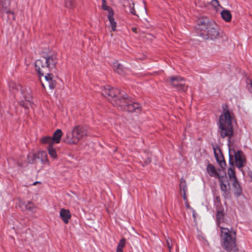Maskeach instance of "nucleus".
Here are the masks:
<instances>
[{
  "label": "nucleus",
  "mask_w": 252,
  "mask_h": 252,
  "mask_svg": "<svg viewBox=\"0 0 252 252\" xmlns=\"http://www.w3.org/2000/svg\"><path fill=\"white\" fill-rule=\"evenodd\" d=\"M222 109V113L219 118L218 132L222 138H227L228 143L229 144L234 132L232 125L233 115L229 111L227 105L223 104Z\"/></svg>",
  "instance_id": "nucleus-1"
},
{
  "label": "nucleus",
  "mask_w": 252,
  "mask_h": 252,
  "mask_svg": "<svg viewBox=\"0 0 252 252\" xmlns=\"http://www.w3.org/2000/svg\"><path fill=\"white\" fill-rule=\"evenodd\" d=\"M200 35L205 39L214 40L219 36L218 26L207 18H200L197 20Z\"/></svg>",
  "instance_id": "nucleus-2"
},
{
  "label": "nucleus",
  "mask_w": 252,
  "mask_h": 252,
  "mask_svg": "<svg viewBox=\"0 0 252 252\" xmlns=\"http://www.w3.org/2000/svg\"><path fill=\"white\" fill-rule=\"evenodd\" d=\"M220 240L222 248L227 252H239L236 244V235L235 231L220 226Z\"/></svg>",
  "instance_id": "nucleus-3"
},
{
  "label": "nucleus",
  "mask_w": 252,
  "mask_h": 252,
  "mask_svg": "<svg viewBox=\"0 0 252 252\" xmlns=\"http://www.w3.org/2000/svg\"><path fill=\"white\" fill-rule=\"evenodd\" d=\"M57 60L56 55L52 54L36 61L35 67L40 76L41 81V76H43L44 74L49 72L50 69L55 68Z\"/></svg>",
  "instance_id": "nucleus-4"
},
{
  "label": "nucleus",
  "mask_w": 252,
  "mask_h": 252,
  "mask_svg": "<svg viewBox=\"0 0 252 252\" xmlns=\"http://www.w3.org/2000/svg\"><path fill=\"white\" fill-rule=\"evenodd\" d=\"M122 98L115 101V103L112 104L119 107L122 110L129 112H139L141 110V105L139 103L134 102L130 98L128 97L127 95H121Z\"/></svg>",
  "instance_id": "nucleus-5"
},
{
  "label": "nucleus",
  "mask_w": 252,
  "mask_h": 252,
  "mask_svg": "<svg viewBox=\"0 0 252 252\" xmlns=\"http://www.w3.org/2000/svg\"><path fill=\"white\" fill-rule=\"evenodd\" d=\"M13 90H15V93L17 94H21L23 95L24 100L20 101V105L26 109H29L32 106V95H31L30 89L28 90L27 88L23 87L20 84H12L10 85Z\"/></svg>",
  "instance_id": "nucleus-6"
},
{
  "label": "nucleus",
  "mask_w": 252,
  "mask_h": 252,
  "mask_svg": "<svg viewBox=\"0 0 252 252\" xmlns=\"http://www.w3.org/2000/svg\"><path fill=\"white\" fill-rule=\"evenodd\" d=\"M184 79L180 76H172L167 79V81L170 83L173 87L177 89V91L185 92L188 89V86L181 83Z\"/></svg>",
  "instance_id": "nucleus-7"
},
{
  "label": "nucleus",
  "mask_w": 252,
  "mask_h": 252,
  "mask_svg": "<svg viewBox=\"0 0 252 252\" xmlns=\"http://www.w3.org/2000/svg\"><path fill=\"white\" fill-rule=\"evenodd\" d=\"M101 93L104 97L108 99H113V101H112L111 103L113 102L115 103V101L118 99L115 98L119 95L121 92L117 88H112L109 85H106L102 88Z\"/></svg>",
  "instance_id": "nucleus-8"
},
{
  "label": "nucleus",
  "mask_w": 252,
  "mask_h": 252,
  "mask_svg": "<svg viewBox=\"0 0 252 252\" xmlns=\"http://www.w3.org/2000/svg\"><path fill=\"white\" fill-rule=\"evenodd\" d=\"M233 151L234 153L236 165L238 168L241 169L246 163L244 154L241 151L238 150L237 152L234 150Z\"/></svg>",
  "instance_id": "nucleus-9"
},
{
  "label": "nucleus",
  "mask_w": 252,
  "mask_h": 252,
  "mask_svg": "<svg viewBox=\"0 0 252 252\" xmlns=\"http://www.w3.org/2000/svg\"><path fill=\"white\" fill-rule=\"evenodd\" d=\"M10 5V1H6V0H0V12L2 14L5 13L7 14H11L12 20H15V15L14 12L9 9Z\"/></svg>",
  "instance_id": "nucleus-10"
},
{
  "label": "nucleus",
  "mask_w": 252,
  "mask_h": 252,
  "mask_svg": "<svg viewBox=\"0 0 252 252\" xmlns=\"http://www.w3.org/2000/svg\"><path fill=\"white\" fill-rule=\"evenodd\" d=\"M75 136V139L79 142L84 136L87 135V131L85 127L82 126H77L72 129Z\"/></svg>",
  "instance_id": "nucleus-11"
},
{
  "label": "nucleus",
  "mask_w": 252,
  "mask_h": 252,
  "mask_svg": "<svg viewBox=\"0 0 252 252\" xmlns=\"http://www.w3.org/2000/svg\"><path fill=\"white\" fill-rule=\"evenodd\" d=\"M219 181L220 184V188L221 190L222 191V196L224 198H227L230 194L229 191V183H227V181L224 182L222 179V177L219 179Z\"/></svg>",
  "instance_id": "nucleus-12"
},
{
  "label": "nucleus",
  "mask_w": 252,
  "mask_h": 252,
  "mask_svg": "<svg viewBox=\"0 0 252 252\" xmlns=\"http://www.w3.org/2000/svg\"><path fill=\"white\" fill-rule=\"evenodd\" d=\"M75 136L72 130L71 131H68L63 137V141L68 144H77L78 141L75 139Z\"/></svg>",
  "instance_id": "nucleus-13"
},
{
  "label": "nucleus",
  "mask_w": 252,
  "mask_h": 252,
  "mask_svg": "<svg viewBox=\"0 0 252 252\" xmlns=\"http://www.w3.org/2000/svg\"><path fill=\"white\" fill-rule=\"evenodd\" d=\"M44 78L49 87L51 89H53L56 85V81L54 79V76L52 74L49 73V72L46 74H44Z\"/></svg>",
  "instance_id": "nucleus-14"
},
{
  "label": "nucleus",
  "mask_w": 252,
  "mask_h": 252,
  "mask_svg": "<svg viewBox=\"0 0 252 252\" xmlns=\"http://www.w3.org/2000/svg\"><path fill=\"white\" fill-rule=\"evenodd\" d=\"M39 160L44 165H50V161L48 158L47 154L45 151H40L37 153V161Z\"/></svg>",
  "instance_id": "nucleus-15"
},
{
  "label": "nucleus",
  "mask_w": 252,
  "mask_h": 252,
  "mask_svg": "<svg viewBox=\"0 0 252 252\" xmlns=\"http://www.w3.org/2000/svg\"><path fill=\"white\" fill-rule=\"evenodd\" d=\"M60 216L64 223L67 224L71 215L68 210L62 209L60 211Z\"/></svg>",
  "instance_id": "nucleus-16"
},
{
  "label": "nucleus",
  "mask_w": 252,
  "mask_h": 252,
  "mask_svg": "<svg viewBox=\"0 0 252 252\" xmlns=\"http://www.w3.org/2000/svg\"><path fill=\"white\" fill-rule=\"evenodd\" d=\"M206 170L211 177L218 179L221 177L213 164L209 163L207 166Z\"/></svg>",
  "instance_id": "nucleus-17"
},
{
  "label": "nucleus",
  "mask_w": 252,
  "mask_h": 252,
  "mask_svg": "<svg viewBox=\"0 0 252 252\" xmlns=\"http://www.w3.org/2000/svg\"><path fill=\"white\" fill-rule=\"evenodd\" d=\"M180 190L184 200H187V197L186 196V193L188 191V189L187 187L186 182L185 180L183 178H181L180 180Z\"/></svg>",
  "instance_id": "nucleus-18"
},
{
  "label": "nucleus",
  "mask_w": 252,
  "mask_h": 252,
  "mask_svg": "<svg viewBox=\"0 0 252 252\" xmlns=\"http://www.w3.org/2000/svg\"><path fill=\"white\" fill-rule=\"evenodd\" d=\"M114 70L119 74L124 76L126 74L127 69L118 63H114Z\"/></svg>",
  "instance_id": "nucleus-19"
},
{
  "label": "nucleus",
  "mask_w": 252,
  "mask_h": 252,
  "mask_svg": "<svg viewBox=\"0 0 252 252\" xmlns=\"http://www.w3.org/2000/svg\"><path fill=\"white\" fill-rule=\"evenodd\" d=\"M63 136V133L60 129H57L53 134V136L52 137L53 142L54 143H59L61 141V139Z\"/></svg>",
  "instance_id": "nucleus-20"
},
{
  "label": "nucleus",
  "mask_w": 252,
  "mask_h": 252,
  "mask_svg": "<svg viewBox=\"0 0 252 252\" xmlns=\"http://www.w3.org/2000/svg\"><path fill=\"white\" fill-rule=\"evenodd\" d=\"M231 181L232 182V186L235 189V194L237 196L240 195L242 193V188L238 181V179H234Z\"/></svg>",
  "instance_id": "nucleus-21"
},
{
  "label": "nucleus",
  "mask_w": 252,
  "mask_h": 252,
  "mask_svg": "<svg viewBox=\"0 0 252 252\" xmlns=\"http://www.w3.org/2000/svg\"><path fill=\"white\" fill-rule=\"evenodd\" d=\"M214 154L217 161L219 163L221 167L222 168H225L226 164L222 154L221 153H220V155L217 154L215 150L214 151Z\"/></svg>",
  "instance_id": "nucleus-22"
},
{
  "label": "nucleus",
  "mask_w": 252,
  "mask_h": 252,
  "mask_svg": "<svg viewBox=\"0 0 252 252\" xmlns=\"http://www.w3.org/2000/svg\"><path fill=\"white\" fill-rule=\"evenodd\" d=\"M221 15L222 19L226 22H229L232 18V15L230 12L228 10H223L221 12Z\"/></svg>",
  "instance_id": "nucleus-23"
},
{
  "label": "nucleus",
  "mask_w": 252,
  "mask_h": 252,
  "mask_svg": "<svg viewBox=\"0 0 252 252\" xmlns=\"http://www.w3.org/2000/svg\"><path fill=\"white\" fill-rule=\"evenodd\" d=\"M114 13L111 14H108V19L109 21L111 29L113 31H115L117 27V23L114 18Z\"/></svg>",
  "instance_id": "nucleus-24"
},
{
  "label": "nucleus",
  "mask_w": 252,
  "mask_h": 252,
  "mask_svg": "<svg viewBox=\"0 0 252 252\" xmlns=\"http://www.w3.org/2000/svg\"><path fill=\"white\" fill-rule=\"evenodd\" d=\"M40 141L42 144H48V146H53V145L54 144V142H53L52 137L50 136L43 137L40 140Z\"/></svg>",
  "instance_id": "nucleus-25"
},
{
  "label": "nucleus",
  "mask_w": 252,
  "mask_h": 252,
  "mask_svg": "<svg viewBox=\"0 0 252 252\" xmlns=\"http://www.w3.org/2000/svg\"><path fill=\"white\" fill-rule=\"evenodd\" d=\"M47 150L48 151L49 155L53 159L57 158V154L56 150L54 149L53 146H50L47 147Z\"/></svg>",
  "instance_id": "nucleus-26"
},
{
  "label": "nucleus",
  "mask_w": 252,
  "mask_h": 252,
  "mask_svg": "<svg viewBox=\"0 0 252 252\" xmlns=\"http://www.w3.org/2000/svg\"><path fill=\"white\" fill-rule=\"evenodd\" d=\"M28 160L30 163H37V154H34L32 153L30 154L28 156Z\"/></svg>",
  "instance_id": "nucleus-27"
},
{
  "label": "nucleus",
  "mask_w": 252,
  "mask_h": 252,
  "mask_svg": "<svg viewBox=\"0 0 252 252\" xmlns=\"http://www.w3.org/2000/svg\"><path fill=\"white\" fill-rule=\"evenodd\" d=\"M101 7L104 10H106L108 12V14H111V13L113 14L114 13L112 8L107 5L106 0H102Z\"/></svg>",
  "instance_id": "nucleus-28"
},
{
  "label": "nucleus",
  "mask_w": 252,
  "mask_h": 252,
  "mask_svg": "<svg viewBox=\"0 0 252 252\" xmlns=\"http://www.w3.org/2000/svg\"><path fill=\"white\" fill-rule=\"evenodd\" d=\"M223 217H224V213L223 210H217V213L216 215V218L217 220V223L218 224L220 222L223 221Z\"/></svg>",
  "instance_id": "nucleus-29"
},
{
  "label": "nucleus",
  "mask_w": 252,
  "mask_h": 252,
  "mask_svg": "<svg viewBox=\"0 0 252 252\" xmlns=\"http://www.w3.org/2000/svg\"><path fill=\"white\" fill-rule=\"evenodd\" d=\"M227 174L230 181L237 179L234 169L229 168L228 169Z\"/></svg>",
  "instance_id": "nucleus-30"
},
{
  "label": "nucleus",
  "mask_w": 252,
  "mask_h": 252,
  "mask_svg": "<svg viewBox=\"0 0 252 252\" xmlns=\"http://www.w3.org/2000/svg\"><path fill=\"white\" fill-rule=\"evenodd\" d=\"M65 5L69 8H72L74 6L73 0H65Z\"/></svg>",
  "instance_id": "nucleus-31"
},
{
  "label": "nucleus",
  "mask_w": 252,
  "mask_h": 252,
  "mask_svg": "<svg viewBox=\"0 0 252 252\" xmlns=\"http://www.w3.org/2000/svg\"><path fill=\"white\" fill-rule=\"evenodd\" d=\"M34 204L32 203L29 202L26 205V209L27 210H30L31 211H33L34 210Z\"/></svg>",
  "instance_id": "nucleus-32"
},
{
  "label": "nucleus",
  "mask_w": 252,
  "mask_h": 252,
  "mask_svg": "<svg viewBox=\"0 0 252 252\" xmlns=\"http://www.w3.org/2000/svg\"><path fill=\"white\" fill-rule=\"evenodd\" d=\"M125 245H126L125 239H122L120 241V242L117 246V248L123 249V248L125 247Z\"/></svg>",
  "instance_id": "nucleus-33"
},
{
  "label": "nucleus",
  "mask_w": 252,
  "mask_h": 252,
  "mask_svg": "<svg viewBox=\"0 0 252 252\" xmlns=\"http://www.w3.org/2000/svg\"><path fill=\"white\" fill-rule=\"evenodd\" d=\"M166 244L169 250H171L172 248V244H171V240L170 238H168L166 239Z\"/></svg>",
  "instance_id": "nucleus-34"
},
{
  "label": "nucleus",
  "mask_w": 252,
  "mask_h": 252,
  "mask_svg": "<svg viewBox=\"0 0 252 252\" xmlns=\"http://www.w3.org/2000/svg\"><path fill=\"white\" fill-rule=\"evenodd\" d=\"M212 4L214 6H217V5H219V1L218 0H212Z\"/></svg>",
  "instance_id": "nucleus-35"
},
{
  "label": "nucleus",
  "mask_w": 252,
  "mask_h": 252,
  "mask_svg": "<svg viewBox=\"0 0 252 252\" xmlns=\"http://www.w3.org/2000/svg\"><path fill=\"white\" fill-rule=\"evenodd\" d=\"M151 162V158H147L144 161V164L145 165H147L149 163H150Z\"/></svg>",
  "instance_id": "nucleus-36"
},
{
  "label": "nucleus",
  "mask_w": 252,
  "mask_h": 252,
  "mask_svg": "<svg viewBox=\"0 0 252 252\" xmlns=\"http://www.w3.org/2000/svg\"><path fill=\"white\" fill-rule=\"evenodd\" d=\"M215 202H217L219 204H220V196H217L215 199Z\"/></svg>",
  "instance_id": "nucleus-37"
},
{
  "label": "nucleus",
  "mask_w": 252,
  "mask_h": 252,
  "mask_svg": "<svg viewBox=\"0 0 252 252\" xmlns=\"http://www.w3.org/2000/svg\"><path fill=\"white\" fill-rule=\"evenodd\" d=\"M248 176L251 178V179L252 181V171H249L248 172Z\"/></svg>",
  "instance_id": "nucleus-38"
},
{
  "label": "nucleus",
  "mask_w": 252,
  "mask_h": 252,
  "mask_svg": "<svg viewBox=\"0 0 252 252\" xmlns=\"http://www.w3.org/2000/svg\"><path fill=\"white\" fill-rule=\"evenodd\" d=\"M7 17H8V20H10V21L12 20V21H13L12 20V15L11 14H7Z\"/></svg>",
  "instance_id": "nucleus-39"
},
{
  "label": "nucleus",
  "mask_w": 252,
  "mask_h": 252,
  "mask_svg": "<svg viewBox=\"0 0 252 252\" xmlns=\"http://www.w3.org/2000/svg\"><path fill=\"white\" fill-rule=\"evenodd\" d=\"M231 160H232V157L230 155V154H229V163L230 164H233V162L231 161Z\"/></svg>",
  "instance_id": "nucleus-40"
},
{
  "label": "nucleus",
  "mask_w": 252,
  "mask_h": 252,
  "mask_svg": "<svg viewBox=\"0 0 252 252\" xmlns=\"http://www.w3.org/2000/svg\"><path fill=\"white\" fill-rule=\"evenodd\" d=\"M116 252H124L123 249L117 248Z\"/></svg>",
  "instance_id": "nucleus-41"
},
{
  "label": "nucleus",
  "mask_w": 252,
  "mask_h": 252,
  "mask_svg": "<svg viewBox=\"0 0 252 252\" xmlns=\"http://www.w3.org/2000/svg\"><path fill=\"white\" fill-rule=\"evenodd\" d=\"M131 13L133 14V15H136V13H135V10L134 9H132V10L131 11Z\"/></svg>",
  "instance_id": "nucleus-42"
},
{
  "label": "nucleus",
  "mask_w": 252,
  "mask_h": 252,
  "mask_svg": "<svg viewBox=\"0 0 252 252\" xmlns=\"http://www.w3.org/2000/svg\"><path fill=\"white\" fill-rule=\"evenodd\" d=\"M41 183L40 182H38V181H36V182H34L33 184H32V185H36L37 184H40Z\"/></svg>",
  "instance_id": "nucleus-43"
},
{
  "label": "nucleus",
  "mask_w": 252,
  "mask_h": 252,
  "mask_svg": "<svg viewBox=\"0 0 252 252\" xmlns=\"http://www.w3.org/2000/svg\"><path fill=\"white\" fill-rule=\"evenodd\" d=\"M250 90L251 92H252V84L251 85V87L250 88Z\"/></svg>",
  "instance_id": "nucleus-44"
},
{
  "label": "nucleus",
  "mask_w": 252,
  "mask_h": 252,
  "mask_svg": "<svg viewBox=\"0 0 252 252\" xmlns=\"http://www.w3.org/2000/svg\"><path fill=\"white\" fill-rule=\"evenodd\" d=\"M136 30V29H134V28L132 29L133 31L134 32H135Z\"/></svg>",
  "instance_id": "nucleus-45"
},
{
  "label": "nucleus",
  "mask_w": 252,
  "mask_h": 252,
  "mask_svg": "<svg viewBox=\"0 0 252 252\" xmlns=\"http://www.w3.org/2000/svg\"><path fill=\"white\" fill-rule=\"evenodd\" d=\"M41 83H42V85L43 87L45 88L44 84L43 83H42V82H41Z\"/></svg>",
  "instance_id": "nucleus-46"
}]
</instances>
